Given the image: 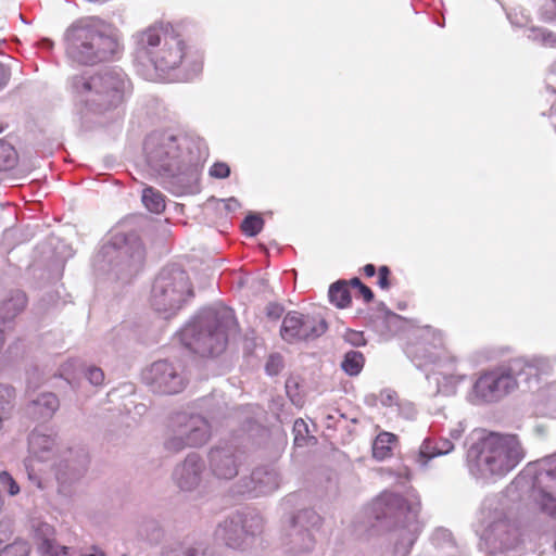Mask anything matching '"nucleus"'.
<instances>
[{
    "instance_id": "obj_1",
    "label": "nucleus",
    "mask_w": 556,
    "mask_h": 556,
    "mask_svg": "<svg viewBox=\"0 0 556 556\" xmlns=\"http://www.w3.org/2000/svg\"><path fill=\"white\" fill-rule=\"evenodd\" d=\"M65 53L81 65H96L112 60L121 50L116 29L97 16L81 17L65 30Z\"/></svg>"
},
{
    "instance_id": "obj_2",
    "label": "nucleus",
    "mask_w": 556,
    "mask_h": 556,
    "mask_svg": "<svg viewBox=\"0 0 556 556\" xmlns=\"http://www.w3.org/2000/svg\"><path fill=\"white\" fill-rule=\"evenodd\" d=\"M74 97L86 110V114L105 115L125 101L130 91L126 75L116 70H105L94 74H79L70 78Z\"/></svg>"
},
{
    "instance_id": "obj_3",
    "label": "nucleus",
    "mask_w": 556,
    "mask_h": 556,
    "mask_svg": "<svg viewBox=\"0 0 556 556\" xmlns=\"http://www.w3.org/2000/svg\"><path fill=\"white\" fill-rule=\"evenodd\" d=\"M236 328L231 308H205L180 330L179 340L194 354L216 356L225 351L228 337Z\"/></svg>"
},
{
    "instance_id": "obj_4",
    "label": "nucleus",
    "mask_w": 556,
    "mask_h": 556,
    "mask_svg": "<svg viewBox=\"0 0 556 556\" xmlns=\"http://www.w3.org/2000/svg\"><path fill=\"white\" fill-rule=\"evenodd\" d=\"M525 455L516 434L490 432L469 446L467 462L477 477H504L518 466Z\"/></svg>"
},
{
    "instance_id": "obj_5",
    "label": "nucleus",
    "mask_w": 556,
    "mask_h": 556,
    "mask_svg": "<svg viewBox=\"0 0 556 556\" xmlns=\"http://www.w3.org/2000/svg\"><path fill=\"white\" fill-rule=\"evenodd\" d=\"M372 516L379 527L394 532V556H408L420 531L419 505L408 503L395 493H382L372 504Z\"/></svg>"
},
{
    "instance_id": "obj_6",
    "label": "nucleus",
    "mask_w": 556,
    "mask_h": 556,
    "mask_svg": "<svg viewBox=\"0 0 556 556\" xmlns=\"http://www.w3.org/2000/svg\"><path fill=\"white\" fill-rule=\"evenodd\" d=\"M134 37L136 59L149 61L156 71L175 70L185 58V41L170 24L155 23Z\"/></svg>"
},
{
    "instance_id": "obj_7",
    "label": "nucleus",
    "mask_w": 556,
    "mask_h": 556,
    "mask_svg": "<svg viewBox=\"0 0 556 556\" xmlns=\"http://www.w3.org/2000/svg\"><path fill=\"white\" fill-rule=\"evenodd\" d=\"M144 255V248L136 232H116L100 249L96 264L102 270L113 271L117 279L128 280L141 269Z\"/></svg>"
},
{
    "instance_id": "obj_8",
    "label": "nucleus",
    "mask_w": 556,
    "mask_h": 556,
    "mask_svg": "<svg viewBox=\"0 0 556 556\" xmlns=\"http://www.w3.org/2000/svg\"><path fill=\"white\" fill-rule=\"evenodd\" d=\"M192 295L193 290L187 271L178 265H169L164 267L154 280L151 304L155 311L170 316Z\"/></svg>"
},
{
    "instance_id": "obj_9",
    "label": "nucleus",
    "mask_w": 556,
    "mask_h": 556,
    "mask_svg": "<svg viewBox=\"0 0 556 556\" xmlns=\"http://www.w3.org/2000/svg\"><path fill=\"white\" fill-rule=\"evenodd\" d=\"M263 528L264 519L258 513L236 510L217 525L215 536L229 548L244 551L263 532Z\"/></svg>"
},
{
    "instance_id": "obj_10",
    "label": "nucleus",
    "mask_w": 556,
    "mask_h": 556,
    "mask_svg": "<svg viewBox=\"0 0 556 556\" xmlns=\"http://www.w3.org/2000/svg\"><path fill=\"white\" fill-rule=\"evenodd\" d=\"M320 516L312 508H303L290 514L282 528L281 541L288 552L309 553L315 547L313 531L320 526Z\"/></svg>"
},
{
    "instance_id": "obj_11",
    "label": "nucleus",
    "mask_w": 556,
    "mask_h": 556,
    "mask_svg": "<svg viewBox=\"0 0 556 556\" xmlns=\"http://www.w3.org/2000/svg\"><path fill=\"white\" fill-rule=\"evenodd\" d=\"M180 139L170 134H151L144 142L146 160L150 169L163 177L173 176L181 161Z\"/></svg>"
},
{
    "instance_id": "obj_12",
    "label": "nucleus",
    "mask_w": 556,
    "mask_h": 556,
    "mask_svg": "<svg viewBox=\"0 0 556 556\" xmlns=\"http://www.w3.org/2000/svg\"><path fill=\"white\" fill-rule=\"evenodd\" d=\"M142 380L152 393L174 395L182 392L187 377L178 363L160 359L152 363L142 372Z\"/></svg>"
},
{
    "instance_id": "obj_13",
    "label": "nucleus",
    "mask_w": 556,
    "mask_h": 556,
    "mask_svg": "<svg viewBox=\"0 0 556 556\" xmlns=\"http://www.w3.org/2000/svg\"><path fill=\"white\" fill-rule=\"evenodd\" d=\"M328 329L326 319L319 314L288 312L280 327V336L288 343L311 341L321 337Z\"/></svg>"
},
{
    "instance_id": "obj_14",
    "label": "nucleus",
    "mask_w": 556,
    "mask_h": 556,
    "mask_svg": "<svg viewBox=\"0 0 556 556\" xmlns=\"http://www.w3.org/2000/svg\"><path fill=\"white\" fill-rule=\"evenodd\" d=\"M531 496L542 511L556 518V453L540 463L532 480Z\"/></svg>"
},
{
    "instance_id": "obj_15",
    "label": "nucleus",
    "mask_w": 556,
    "mask_h": 556,
    "mask_svg": "<svg viewBox=\"0 0 556 556\" xmlns=\"http://www.w3.org/2000/svg\"><path fill=\"white\" fill-rule=\"evenodd\" d=\"M88 464L89 456L84 448L70 450L55 467L58 493L71 497L74 493L73 485L84 477Z\"/></svg>"
},
{
    "instance_id": "obj_16",
    "label": "nucleus",
    "mask_w": 556,
    "mask_h": 556,
    "mask_svg": "<svg viewBox=\"0 0 556 556\" xmlns=\"http://www.w3.org/2000/svg\"><path fill=\"white\" fill-rule=\"evenodd\" d=\"M281 483L280 472L269 465L255 467L249 476L242 477L238 483V492L249 497L265 496L277 491Z\"/></svg>"
},
{
    "instance_id": "obj_17",
    "label": "nucleus",
    "mask_w": 556,
    "mask_h": 556,
    "mask_svg": "<svg viewBox=\"0 0 556 556\" xmlns=\"http://www.w3.org/2000/svg\"><path fill=\"white\" fill-rule=\"evenodd\" d=\"M208 468L219 480H231L238 476L242 465V455L232 444H218L208 451Z\"/></svg>"
},
{
    "instance_id": "obj_18",
    "label": "nucleus",
    "mask_w": 556,
    "mask_h": 556,
    "mask_svg": "<svg viewBox=\"0 0 556 556\" xmlns=\"http://www.w3.org/2000/svg\"><path fill=\"white\" fill-rule=\"evenodd\" d=\"M516 389V382L507 377L503 367L481 375L473 384L475 394L485 403H494Z\"/></svg>"
},
{
    "instance_id": "obj_19",
    "label": "nucleus",
    "mask_w": 556,
    "mask_h": 556,
    "mask_svg": "<svg viewBox=\"0 0 556 556\" xmlns=\"http://www.w3.org/2000/svg\"><path fill=\"white\" fill-rule=\"evenodd\" d=\"M204 470L203 459L198 453L192 452L175 466L172 479L179 490L191 492L200 486Z\"/></svg>"
},
{
    "instance_id": "obj_20",
    "label": "nucleus",
    "mask_w": 556,
    "mask_h": 556,
    "mask_svg": "<svg viewBox=\"0 0 556 556\" xmlns=\"http://www.w3.org/2000/svg\"><path fill=\"white\" fill-rule=\"evenodd\" d=\"M170 421L191 447L202 446L211 437L210 425L201 415L178 413Z\"/></svg>"
},
{
    "instance_id": "obj_21",
    "label": "nucleus",
    "mask_w": 556,
    "mask_h": 556,
    "mask_svg": "<svg viewBox=\"0 0 556 556\" xmlns=\"http://www.w3.org/2000/svg\"><path fill=\"white\" fill-rule=\"evenodd\" d=\"M545 367L546 362L542 358L528 359L517 357L510 359L503 369L506 376L516 382V388L519 384H525L528 389H531L539 384V376L544 371Z\"/></svg>"
},
{
    "instance_id": "obj_22",
    "label": "nucleus",
    "mask_w": 556,
    "mask_h": 556,
    "mask_svg": "<svg viewBox=\"0 0 556 556\" xmlns=\"http://www.w3.org/2000/svg\"><path fill=\"white\" fill-rule=\"evenodd\" d=\"M483 538L494 552L511 549L518 542L515 527L506 518H500L485 529Z\"/></svg>"
},
{
    "instance_id": "obj_23",
    "label": "nucleus",
    "mask_w": 556,
    "mask_h": 556,
    "mask_svg": "<svg viewBox=\"0 0 556 556\" xmlns=\"http://www.w3.org/2000/svg\"><path fill=\"white\" fill-rule=\"evenodd\" d=\"M60 407V400L53 392H42L30 399L24 407L27 418L34 421L50 420Z\"/></svg>"
},
{
    "instance_id": "obj_24",
    "label": "nucleus",
    "mask_w": 556,
    "mask_h": 556,
    "mask_svg": "<svg viewBox=\"0 0 556 556\" xmlns=\"http://www.w3.org/2000/svg\"><path fill=\"white\" fill-rule=\"evenodd\" d=\"M34 539L41 556H74L71 547L60 545L54 539V529L46 522L35 528Z\"/></svg>"
},
{
    "instance_id": "obj_25",
    "label": "nucleus",
    "mask_w": 556,
    "mask_h": 556,
    "mask_svg": "<svg viewBox=\"0 0 556 556\" xmlns=\"http://www.w3.org/2000/svg\"><path fill=\"white\" fill-rule=\"evenodd\" d=\"M55 446V437L40 428H35L28 435V451L41 462L53 456Z\"/></svg>"
},
{
    "instance_id": "obj_26",
    "label": "nucleus",
    "mask_w": 556,
    "mask_h": 556,
    "mask_svg": "<svg viewBox=\"0 0 556 556\" xmlns=\"http://www.w3.org/2000/svg\"><path fill=\"white\" fill-rule=\"evenodd\" d=\"M454 450V444L451 440L445 438H426L418 451L417 463L426 466L429 460L434 457L443 456Z\"/></svg>"
},
{
    "instance_id": "obj_27",
    "label": "nucleus",
    "mask_w": 556,
    "mask_h": 556,
    "mask_svg": "<svg viewBox=\"0 0 556 556\" xmlns=\"http://www.w3.org/2000/svg\"><path fill=\"white\" fill-rule=\"evenodd\" d=\"M162 178L168 181L176 193L190 192L198 179L195 169L182 160L179 162L178 168L173 172V176H163Z\"/></svg>"
},
{
    "instance_id": "obj_28",
    "label": "nucleus",
    "mask_w": 556,
    "mask_h": 556,
    "mask_svg": "<svg viewBox=\"0 0 556 556\" xmlns=\"http://www.w3.org/2000/svg\"><path fill=\"white\" fill-rule=\"evenodd\" d=\"M26 304L27 298L23 291H12L8 298L0 302V324L7 327L8 323L25 309Z\"/></svg>"
},
{
    "instance_id": "obj_29",
    "label": "nucleus",
    "mask_w": 556,
    "mask_h": 556,
    "mask_svg": "<svg viewBox=\"0 0 556 556\" xmlns=\"http://www.w3.org/2000/svg\"><path fill=\"white\" fill-rule=\"evenodd\" d=\"M328 296L329 301L338 308L350 306L352 298L349 290V282L345 280L333 282L329 288Z\"/></svg>"
},
{
    "instance_id": "obj_30",
    "label": "nucleus",
    "mask_w": 556,
    "mask_h": 556,
    "mask_svg": "<svg viewBox=\"0 0 556 556\" xmlns=\"http://www.w3.org/2000/svg\"><path fill=\"white\" fill-rule=\"evenodd\" d=\"M138 533L151 544H159L164 538L163 527L153 518L143 519L139 526Z\"/></svg>"
},
{
    "instance_id": "obj_31",
    "label": "nucleus",
    "mask_w": 556,
    "mask_h": 556,
    "mask_svg": "<svg viewBox=\"0 0 556 556\" xmlns=\"http://www.w3.org/2000/svg\"><path fill=\"white\" fill-rule=\"evenodd\" d=\"M163 447L169 454H177L191 446L186 442L182 435L178 433L177 428L170 421L163 441Z\"/></svg>"
},
{
    "instance_id": "obj_32",
    "label": "nucleus",
    "mask_w": 556,
    "mask_h": 556,
    "mask_svg": "<svg viewBox=\"0 0 556 556\" xmlns=\"http://www.w3.org/2000/svg\"><path fill=\"white\" fill-rule=\"evenodd\" d=\"M142 203L155 214L162 213L166 206L164 194L153 187H146L142 190Z\"/></svg>"
},
{
    "instance_id": "obj_33",
    "label": "nucleus",
    "mask_w": 556,
    "mask_h": 556,
    "mask_svg": "<svg viewBox=\"0 0 556 556\" xmlns=\"http://www.w3.org/2000/svg\"><path fill=\"white\" fill-rule=\"evenodd\" d=\"M396 440V435L382 431L380 432L374 443H372V456L374 458L378 460H383L391 454V446L390 444L393 443Z\"/></svg>"
},
{
    "instance_id": "obj_34",
    "label": "nucleus",
    "mask_w": 556,
    "mask_h": 556,
    "mask_svg": "<svg viewBox=\"0 0 556 556\" xmlns=\"http://www.w3.org/2000/svg\"><path fill=\"white\" fill-rule=\"evenodd\" d=\"M15 389L10 384L0 383V429L14 407Z\"/></svg>"
},
{
    "instance_id": "obj_35",
    "label": "nucleus",
    "mask_w": 556,
    "mask_h": 556,
    "mask_svg": "<svg viewBox=\"0 0 556 556\" xmlns=\"http://www.w3.org/2000/svg\"><path fill=\"white\" fill-rule=\"evenodd\" d=\"M365 357L363 353L358 351H349L345 353L344 358L341 363V368L349 376H356L361 372L364 367Z\"/></svg>"
},
{
    "instance_id": "obj_36",
    "label": "nucleus",
    "mask_w": 556,
    "mask_h": 556,
    "mask_svg": "<svg viewBox=\"0 0 556 556\" xmlns=\"http://www.w3.org/2000/svg\"><path fill=\"white\" fill-rule=\"evenodd\" d=\"M17 153L13 146L4 140H0V170H8L15 166Z\"/></svg>"
},
{
    "instance_id": "obj_37",
    "label": "nucleus",
    "mask_w": 556,
    "mask_h": 556,
    "mask_svg": "<svg viewBox=\"0 0 556 556\" xmlns=\"http://www.w3.org/2000/svg\"><path fill=\"white\" fill-rule=\"evenodd\" d=\"M162 556H208L206 548L202 546L177 545L166 547Z\"/></svg>"
},
{
    "instance_id": "obj_38",
    "label": "nucleus",
    "mask_w": 556,
    "mask_h": 556,
    "mask_svg": "<svg viewBox=\"0 0 556 556\" xmlns=\"http://www.w3.org/2000/svg\"><path fill=\"white\" fill-rule=\"evenodd\" d=\"M263 226H264V219L262 218V216L258 214L250 213L242 220L241 229L247 236L254 237L261 232V230L263 229Z\"/></svg>"
},
{
    "instance_id": "obj_39",
    "label": "nucleus",
    "mask_w": 556,
    "mask_h": 556,
    "mask_svg": "<svg viewBox=\"0 0 556 556\" xmlns=\"http://www.w3.org/2000/svg\"><path fill=\"white\" fill-rule=\"evenodd\" d=\"M528 37L533 41H539L544 46L554 47L556 45V35L544 28H531Z\"/></svg>"
},
{
    "instance_id": "obj_40",
    "label": "nucleus",
    "mask_w": 556,
    "mask_h": 556,
    "mask_svg": "<svg viewBox=\"0 0 556 556\" xmlns=\"http://www.w3.org/2000/svg\"><path fill=\"white\" fill-rule=\"evenodd\" d=\"M403 321L404 318L400 315L399 319L396 320H393L389 317H384L381 321L375 324L374 327L381 334H393L402 327Z\"/></svg>"
},
{
    "instance_id": "obj_41",
    "label": "nucleus",
    "mask_w": 556,
    "mask_h": 556,
    "mask_svg": "<svg viewBox=\"0 0 556 556\" xmlns=\"http://www.w3.org/2000/svg\"><path fill=\"white\" fill-rule=\"evenodd\" d=\"M0 491H5L9 495H17L21 491L16 480L5 470L0 472Z\"/></svg>"
},
{
    "instance_id": "obj_42",
    "label": "nucleus",
    "mask_w": 556,
    "mask_h": 556,
    "mask_svg": "<svg viewBox=\"0 0 556 556\" xmlns=\"http://www.w3.org/2000/svg\"><path fill=\"white\" fill-rule=\"evenodd\" d=\"M384 317H389L393 320H396L399 319V314L389 309L383 302H379L376 306L375 313L370 315L369 320L374 326L378 321H381Z\"/></svg>"
},
{
    "instance_id": "obj_43",
    "label": "nucleus",
    "mask_w": 556,
    "mask_h": 556,
    "mask_svg": "<svg viewBox=\"0 0 556 556\" xmlns=\"http://www.w3.org/2000/svg\"><path fill=\"white\" fill-rule=\"evenodd\" d=\"M283 368V357L280 354H271L269 355L266 365L265 370L270 376L278 375Z\"/></svg>"
},
{
    "instance_id": "obj_44",
    "label": "nucleus",
    "mask_w": 556,
    "mask_h": 556,
    "mask_svg": "<svg viewBox=\"0 0 556 556\" xmlns=\"http://www.w3.org/2000/svg\"><path fill=\"white\" fill-rule=\"evenodd\" d=\"M85 377L92 386H101L104 381V372L97 366L87 367L85 370Z\"/></svg>"
},
{
    "instance_id": "obj_45",
    "label": "nucleus",
    "mask_w": 556,
    "mask_h": 556,
    "mask_svg": "<svg viewBox=\"0 0 556 556\" xmlns=\"http://www.w3.org/2000/svg\"><path fill=\"white\" fill-rule=\"evenodd\" d=\"M349 285L358 289L359 294L364 298L365 302L369 303L374 300V292L369 287L364 285L358 277H354L349 281Z\"/></svg>"
},
{
    "instance_id": "obj_46",
    "label": "nucleus",
    "mask_w": 556,
    "mask_h": 556,
    "mask_svg": "<svg viewBox=\"0 0 556 556\" xmlns=\"http://www.w3.org/2000/svg\"><path fill=\"white\" fill-rule=\"evenodd\" d=\"M299 381L295 377H289L286 381V391L291 402L294 404H299L301 402V397L299 396Z\"/></svg>"
},
{
    "instance_id": "obj_47",
    "label": "nucleus",
    "mask_w": 556,
    "mask_h": 556,
    "mask_svg": "<svg viewBox=\"0 0 556 556\" xmlns=\"http://www.w3.org/2000/svg\"><path fill=\"white\" fill-rule=\"evenodd\" d=\"M28 547L24 543H14L11 545H8L0 556H28Z\"/></svg>"
},
{
    "instance_id": "obj_48",
    "label": "nucleus",
    "mask_w": 556,
    "mask_h": 556,
    "mask_svg": "<svg viewBox=\"0 0 556 556\" xmlns=\"http://www.w3.org/2000/svg\"><path fill=\"white\" fill-rule=\"evenodd\" d=\"M210 175L215 178L224 179L230 175V167L223 162H216L210 168Z\"/></svg>"
},
{
    "instance_id": "obj_49",
    "label": "nucleus",
    "mask_w": 556,
    "mask_h": 556,
    "mask_svg": "<svg viewBox=\"0 0 556 556\" xmlns=\"http://www.w3.org/2000/svg\"><path fill=\"white\" fill-rule=\"evenodd\" d=\"M285 312V307L276 302H270L266 306V316L273 320H277Z\"/></svg>"
},
{
    "instance_id": "obj_50",
    "label": "nucleus",
    "mask_w": 556,
    "mask_h": 556,
    "mask_svg": "<svg viewBox=\"0 0 556 556\" xmlns=\"http://www.w3.org/2000/svg\"><path fill=\"white\" fill-rule=\"evenodd\" d=\"M293 431L295 433L294 441L299 444V441L304 440L305 434L308 432L306 422L303 419H296L293 425Z\"/></svg>"
},
{
    "instance_id": "obj_51",
    "label": "nucleus",
    "mask_w": 556,
    "mask_h": 556,
    "mask_svg": "<svg viewBox=\"0 0 556 556\" xmlns=\"http://www.w3.org/2000/svg\"><path fill=\"white\" fill-rule=\"evenodd\" d=\"M378 274H379V279H378L379 287L384 290L389 289L390 288L389 276L391 274L390 268L386 265L380 266Z\"/></svg>"
},
{
    "instance_id": "obj_52",
    "label": "nucleus",
    "mask_w": 556,
    "mask_h": 556,
    "mask_svg": "<svg viewBox=\"0 0 556 556\" xmlns=\"http://www.w3.org/2000/svg\"><path fill=\"white\" fill-rule=\"evenodd\" d=\"M542 14L548 21L556 20V0L547 1L542 8Z\"/></svg>"
},
{
    "instance_id": "obj_53",
    "label": "nucleus",
    "mask_w": 556,
    "mask_h": 556,
    "mask_svg": "<svg viewBox=\"0 0 556 556\" xmlns=\"http://www.w3.org/2000/svg\"><path fill=\"white\" fill-rule=\"evenodd\" d=\"M345 340L354 346H359L365 344V339L362 332L350 330L345 334Z\"/></svg>"
},
{
    "instance_id": "obj_54",
    "label": "nucleus",
    "mask_w": 556,
    "mask_h": 556,
    "mask_svg": "<svg viewBox=\"0 0 556 556\" xmlns=\"http://www.w3.org/2000/svg\"><path fill=\"white\" fill-rule=\"evenodd\" d=\"M396 399V393L393 391H383L380 393V402L383 406H391Z\"/></svg>"
},
{
    "instance_id": "obj_55",
    "label": "nucleus",
    "mask_w": 556,
    "mask_h": 556,
    "mask_svg": "<svg viewBox=\"0 0 556 556\" xmlns=\"http://www.w3.org/2000/svg\"><path fill=\"white\" fill-rule=\"evenodd\" d=\"M10 79V71L0 63V89L7 86Z\"/></svg>"
},
{
    "instance_id": "obj_56",
    "label": "nucleus",
    "mask_w": 556,
    "mask_h": 556,
    "mask_svg": "<svg viewBox=\"0 0 556 556\" xmlns=\"http://www.w3.org/2000/svg\"><path fill=\"white\" fill-rule=\"evenodd\" d=\"M238 207H240V203H239V201L237 199L230 198V199L227 200L226 208L228 211H235Z\"/></svg>"
},
{
    "instance_id": "obj_57",
    "label": "nucleus",
    "mask_w": 556,
    "mask_h": 556,
    "mask_svg": "<svg viewBox=\"0 0 556 556\" xmlns=\"http://www.w3.org/2000/svg\"><path fill=\"white\" fill-rule=\"evenodd\" d=\"M28 478L31 480L38 489H43L42 482L39 477H37L35 473L28 471Z\"/></svg>"
},
{
    "instance_id": "obj_58",
    "label": "nucleus",
    "mask_w": 556,
    "mask_h": 556,
    "mask_svg": "<svg viewBox=\"0 0 556 556\" xmlns=\"http://www.w3.org/2000/svg\"><path fill=\"white\" fill-rule=\"evenodd\" d=\"M363 269L367 277H372L376 274V267L372 264L365 265Z\"/></svg>"
},
{
    "instance_id": "obj_59",
    "label": "nucleus",
    "mask_w": 556,
    "mask_h": 556,
    "mask_svg": "<svg viewBox=\"0 0 556 556\" xmlns=\"http://www.w3.org/2000/svg\"><path fill=\"white\" fill-rule=\"evenodd\" d=\"M7 327L0 324V351L5 344L7 337H5Z\"/></svg>"
},
{
    "instance_id": "obj_60",
    "label": "nucleus",
    "mask_w": 556,
    "mask_h": 556,
    "mask_svg": "<svg viewBox=\"0 0 556 556\" xmlns=\"http://www.w3.org/2000/svg\"><path fill=\"white\" fill-rule=\"evenodd\" d=\"M39 43L41 47L47 49H52L53 47V41L48 38H42Z\"/></svg>"
},
{
    "instance_id": "obj_61",
    "label": "nucleus",
    "mask_w": 556,
    "mask_h": 556,
    "mask_svg": "<svg viewBox=\"0 0 556 556\" xmlns=\"http://www.w3.org/2000/svg\"><path fill=\"white\" fill-rule=\"evenodd\" d=\"M460 434H462V432H460L459 430H453V431L451 432V437H452L453 439H455V440L459 439V438H460Z\"/></svg>"
},
{
    "instance_id": "obj_62",
    "label": "nucleus",
    "mask_w": 556,
    "mask_h": 556,
    "mask_svg": "<svg viewBox=\"0 0 556 556\" xmlns=\"http://www.w3.org/2000/svg\"><path fill=\"white\" fill-rule=\"evenodd\" d=\"M375 401H376V396H375L374 394L368 395V396L366 397V403H367V404L372 405V404L375 403Z\"/></svg>"
},
{
    "instance_id": "obj_63",
    "label": "nucleus",
    "mask_w": 556,
    "mask_h": 556,
    "mask_svg": "<svg viewBox=\"0 0 556 556\" xmlns=\"http://www.w3.org/2000/svg\"><path fill=\"white\" fill-rule=\"evenodd\" d=\"M35 374H37V370H36V369H35L31 374L29 372L28 380H27V382H28V388H31V383H33V382H31V375H35Z\"/></svg>"
},
{
    "instance_id": "obj_64",
    "label": "nucleus",
    "mask_w": 556,
    "mask_h": 556,
    "mask_svg": "<svg viewBox=\"0 0 556 556\" xmlns=\"http://www.w3.org/2000/svg\"><path fill=\"white\" fill-rule=\"evenodd\" d=\"M552 72L554 75H556V61L552 65Z\"/></svg>"
}]
</instances>
